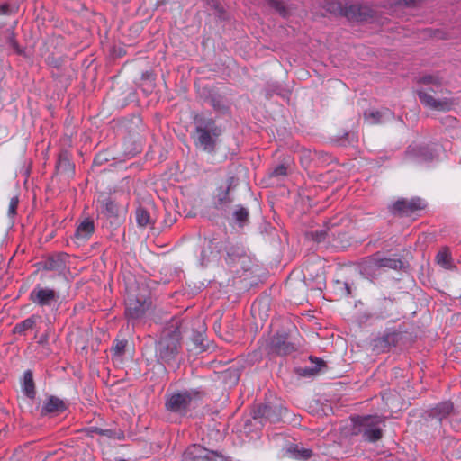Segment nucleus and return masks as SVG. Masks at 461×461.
<instances>
[{"label":"nucleus","mask_w":461,"mask_h":461,"mask_svg":"<svg viewBox=\"0 0 461 461\" xmlns=\"http://www.w3.org/2000/svg\"><path fill=\"white\" fill-rule=\"evenodd\" d=\"M30 300L41 307H51L59 301V293L50 287L40 285L34 286L29 295Z\"/></svg>","instance_id":"423d86ee"},{"label":"nucleus","mask_w":461,"mask_h":461,"mask_svg":"<svg viewBox=\"0 0 461 461\" xmlns=\"http://www.w3.org/2000/svg\"><path fill=\"white\" fill-rule=\"evenodd\" d=\"M202 399L201 392L197 390H184L173 393L166 399V409L179 415H185L195 408Z\"/></svg>","instance_id":"f03ea898"},{"label":"nucleus","mask_w":461,"mask_h":461,"mask_svg":"<svg viewBox=\"0 0 461 461\" xmlns=\"http://www.w3.org/2000/svg\"><path fill=\"white\" fill-rule=\"evenodd\" d=\"M9 43L10 45L13 47V49L17 52V53H21V50L18 46V43L16 42L14 35H11L10 38H9Z\"/></svg>","instance_id":"f704fd0d"},{"label":"nucleus","mask_w":461,"mask_h":461,"mask_svg":"<svg viewBox=\"0 0 461 461\" xmlns=\"http://www.w3.org/2000/svg\"><path fill=\"white\" fill-rule=\"evenodd\" d=\"M267 3L270 7L275 9L280 15L283 17H285L288 14L285 6L284 5L283 2L280 0H267Z\"/></svg>","instance_id":"a878e982"},{"label":"nucleus","mask_w":461,"mask_h":461,"mask_svg":"<svg viewBox=\"0 0 461 461\" xmlns=\"http://www.w3.org/2000/svg\"><path fill=\"white\" fill-rule=\"evenodd\" d=\"M99 435L104 436L108 438L122 439L124 438V434L122 430H116L113 429H102V430H99Z\"/></svg>","instance_id":"393cba45"},{"label":"nucleus","mask_w":461,"mask_h":461,"mask_svg":"<svg viewBox=\"0 0 461 461\" xmlns=\"http://www.w3.org/2000/svg\"><path fill=\"white\" fill-rule=\"evenodd\" d=\"M150 305L149 298L144 295H138L133 291L128 290L125 299V314L133 325L143 318Z\"/></svg>","instance_id":"39448f33"},{"label":"nucleus","mask_w":461,"mask_h":461,"mask_svg":"<svg viewBox=\"0 0 461 461\" xmlns=\"http://www.w3.org/2000/svg\"><path fill=\"white\" fill-rule=\"evenodd\" d=\"M184 461H220L222 459L216 452L210 451L200 445H192L183 455Z\"/></svg>","instance_id":"0eeeda50"},{"label":"nucleus","mask_w":461,"mask_h":461,"mask_svg":"<svg viewBox=\"0 0 461 461\" xmlns=\"http://www.w3.org/2000/svg\"><path fill=\"white\" fill-rule=\"evenodd\" d=\"M391 115L392 113L390 111L380 112L370 110L365 112L364 113L365 120L369 124H376L383 122L384 121V118H389Z\"/></svg>","instance_id":"dca6fc26"},{"label":"nucleus","mask_w":461,"mask_h":461,"mask_svg":"<svg viewBox=\"0 0 461 461\" xmlns=\"http://www.w3.org/2000/svg\"><path fill=\"white\" fill-rule=\"evenodd\" d=\"M287 173V169L284 165H279L276 167L274 168L272 172L273 176H285Z\"/></svg>","instance_id":"473e14b6"},{"label":"nucleus","mask_w":461,"mask_h":461,"mask_svg":"<svg viewBox=\"0 0 461 461\" xmlns=\"http://www.w3.org/2000/svg\"><path fill=\"white\" fill-rule=\"evenodd\" d=\"M180 339L177 333H168L159 339L156 347V357L163 365H171L176 361L179 353Z\"/></svg>","instance_id":"20e7f679"},{"label":"nucleus","mask_w":461,"mask_h":461,"mask_svg":"<svg viewBox=\"0 0 461 461\" xmlns=\"http://www.w3.org/2000/svg\"><path fill=\"white\" fill-rule=\"evenodd\" d=\"M453 411V403L451 402H443L438 403L430 411V416L437 418L441 421Z\"/></svg>","instance_id":"2eb2a0df"},{"label":"nucleus","mask_w":461,"mask_h":461,"mask_svg":"<svg viewBox=\"0 0 461 461\" xmlns=\"http://www.w3.org/2000/svg\"><path fill=\"white\" fill-rule=\"evenodd\" d=\"M105 207H106V210L110 212V213H114L115 212V210H116V205L113 203V202L112 201H107L106 203H105Z\"/></svg>","instance_id":"e433bc0d"},{"label":"nucleus","mask_w":461,"mask_h":461,"mask_svg":"<svg viewBox=\"0 0 461 461\" xmlns=\"http://www.w3.org/2000/svg\"><path fill=\"white\" fill-rule=\"evenodd\" d=\"M305 153H307V152L305 151ZM308 155L309 154H305L304 158H302V163L305 167H307L309 165V163H310V158H308Z\"/></svg>","instance_id":"58836bf2"},{"label":"nucleus","mask_w":461,"mask_h":461,"mask_svg":"<svg viewBox=\"0 0 461 461\" xmlns=\"http://www.w3.org/2000/svg\"><path fill=\"white\" fill-rule=\"evenodd\" d=\"M342 285L346 290V294L349 295L351 294V291H350V287H349L348 284L343 283Z\"/></svg>","instance_id":"ea45409f"},{"label":"nucleus","mask_w":461,"mask_h":461,"mask_svg":"<svg viewBox=\"0 0 461 461\" xmlns=\"http://www.w3.org/2000/svg\"><path fill=\"white\" fill-rule=\"evenodd\" d=\"M409 152L415 155L420 161H429L435 157V151L428 146L410 147Z\"/></svg>","instance_id":"4468645a"},{"label":"nucleus","mask_w":461,"mask_h":461,"mask_svg":"<svg viewBox=\"0 0 461 461\" xmlns=\"http://www.w3.org/2000/svg\"><path fill=\"white\" fill-rule=\"evenodd\" d=\"M285 454L294 459L305 460L311 457L312 451L310 448H304L297 444H291L286 447Z\"/></svg>","instance_id":"f8f14e48"},{"label":"nucleus","mask_w":461,"mask_h":461,"mask_svg":"<svg viewBox=\"0 0 461 461\" xmlns=\"http://www.w3.org/2000/svg\"><path fill=\"white\" fill-rule=\"evenodd\" d=\"M295 349L294 344L288 341L287 337L284 334H276L270 339L267 344L269 354H276L280 356L289 355Z\"/></svg>","instance_id":"9d476101"},{"label":"nucleus","mask_w":461,"mask_h":461,"mask_svg":"<svg viewBox=\"0 0 461 461\" xmlns=\"http://www.w3.org/2000/svg\"><path fill=\"white\" fill-rule=\"evenodd\" d=\"M436 261L446 269H451L454 267L452 257L447 249H444L437 254Z\"/></svg>","instance_id":"6ab92c4d"},{"label":"nucleus","mask_w":461,"mask_h":461,"mask_svg":"<svg viewBox=\"0 0 461 461\" xmlns=\"http://www.w3.org/2000/svg\"><path fill=\"white\" fill-rule=\"evenodd\" d=\"M420 82L425 85H433L436 87L441 86L440 78L438 76L427 75L420 79Z\"/></svg>","instance_id":"cd10ccee"},{"label":"nucleus","mask_w":461,"mask_h":461,"mask_svg":"<svg viewBox=\"0 0 461 461\" xmlns=\"http://www.w3.org/2000/svg\"><path fill=\"white\" fill-rule=\"evenodd\" d=\"M95 230L94 221L90 219H85L77 228L75 238L78 241H86L90 238Z\"/></svg>","instance_id":"9b49d317"},{"label":"nucleus","mask_w":461,"mask_h":461,"mask_svg":"<svg viewBox=\"0 0 461 461\" xmlns=\"http://www.w3.org/2000/svg\"><path fill=\"white\" fill-rule=\"evenodd\" d=\"M375 265L378 267L399 269L402 267L403 263L401 259L398 258H375Z\"/></svg>","instance_id":"f3484780"},{"label":"nucleus","mask_w":461,"mask_h":461,"mask_svg":"<svg viewBox=\"0 0 461 461\" xmlns=\"http://www.w3.org/2000/svg\"><path fill=\"white\" fill-rule=\"evenodd\" d=\"M65 410V404L60 399L51 396L42 406V413H59Z\"/></svg>","instance_id":"ddd939ff"},{"label":"nucleus","mask_w":461,"mask_h":461,"mask_svg":"<svg viewBox=\"0 0 461 461\" xmlns=\"http://www.w3.org/2000/svg\"><path fill=\"white\" fill-rule=\"evenodd\" d=\"M323 365V361L321 360V359H317V366H314V367H304V368H298L297 369V373L301 375V376H312V375H316L321 366Z\"/></svg>","instance_id":"b1692460"},{"label":"nucleus","mask_w":461,"mask_h":461,"mask_svg":"<svg viewBox=\"0 0 461 461\" xmlns=\"http://www.w3.org/2000/svg\"><path fill=\"white\" fill-rule=\"evenodd\" d=\"M137 224L140 227H146L150 222L149 212L144 208H138L135 212Z\"/></svg>","instance_id":"5701e85b"},{"label":"nucleus","mask_w":461,"mask_h":461,"mask_svg":"<svg viewBox=\"0 0 461 461\" xmlns=\"http://www.w3.org/2000/svg\"><path fill=\"white\" fill-rule=\"evenodd\" d=\"M327 232L324 230L316 231L314 234H312L315 240L318 242L323 240L325 239Z\"/></svg>","instance_id":"72a5a7b5"},{"label":"nucleus","mask_w":461,"mask_h":461,"mask_svg":"<svg viewBox=\"0 0 461 461\" xmlns=\"http://www.w3.org/2000/svg\"><path fill=\"white\" fill-rule=\"evenodd\" d=\"M442 123L446 124V125L453 126L456 123V119L454 117L447 116L446 118H444Z\"/></svg>","instance_id":"c9c22d12"},{"label":"nucleus","mask_w":461,"mask_h":461,"mask_svg":"<svg viewBox=\"0 0 461 461\" xmlns=\"http://www.w3.org/2000/svg\"><path fill=\"white\" fill-rule=\"evenodd\" d=\"M57 167L59 169H64L65 170L66 168H70L71 165H70V162H69V160L68 158L59 157V161L57 163Z\"/></svg>","instance_id":"2f4dec72"},{"label":"nucleus","mask_w":461,"mask_h":461,"mask_svg":"<svg viewBox=\"0 0 461 461\" xmlns=\"http://www.w3.org/2000/svg\"><path fill=\"white\" fill-rule=\"evenodd\" d=\"M271 407L269 405L264 404L258 406L255 411L254 418L262 417L270 420L271 419Z\"/></svg>","instance_id":"bb28decb"},{"label":"nucleus","mask_w":461,"mask_h":461,"mask_svg":"<svg viewBox=\"0 0 461 461\" xmlns=\"http://www.w3.org/2000/svg\"><path fill=\"white\" fill-rule=\"evenodd\" d=\"M126 340H119L113 347L112 350L113 351V355L115 357H120L123 353L126 347Z\"/></svg>","instance_id":"c756f323"},{"label":"nucleus","mask_w":461,"mask_h":461,"mask_svg":"<svg viewBox=\"0 0 461 461\" xmlns=\"http://www.w3.org/2000/svg\"><path fill=\"white\" fill-rule=\"evenodd\" d=\"M18 203H19V200H18L17 196H14L11 198L10 203H9V207H8V215L9 216H14L16 214V209L18 206Z\"/></svg>","instance_id":"7c9ffc66"},{"label":"nucleus","mask_w":461,"mask_h":461,"mask_svg":"<svg viewBox=\"0 0 461 461\" xmlns=\"http://www.w3.org/2000/svg\"><path fill=\"white\" fill-rule=\"evenodd\" d=\"M99 430H102L101 428H98V427H91L87 429V433L90 435V436H93L94 434H97L99 435Z\"/></svg>","instance_id":"4c0bfd02"},{"label":"nucleus","mask_w":461,"mask_h":461,"mask_svg":"<svg viewBox=\"0 0 461 461\" xmlns=\"http://www.w3.org/2000/svg\"><path fill=\"white\" fill-rule=\"evenodd\" d=\"M420 101L425 106L436 111H449L455 105V102L451 99H435L429 93L424 90L417 91Z\"/></svg>","instance_id":"1a4fd4ad"},{"label":"nucleus","mask_w":461,"mask_h":461,"mask_svg":"<svg viewBox=\"0 0 461 461\" xmlns=\"http://www.w3.org/2000/svg\"><path fill=\"white\" fill-rule=\"evenodd\" d=\"M194 131L193 134L194 144L197 149L208 153H214L219 138L222 134V128L215 120L203 114L194 118Z\"/></svg>","instance_id":"f257e3e1"},{"label":"nucleus","mask_w":461,"mask_h":461,"mask_svg":"<svg viewBox=\"0 0 461 461\" xmlns=\"http://www.w3.org/2000/svg\"><path fill=\"white\" fill-rule=\"evenodd\" d=\"M249 217V211L244 207H239L234 212V218L240 223L242 224L247 221Z\"/></svg>","instance_id":"c85d7f7f"},{"label":"nucleus","mask_w":461,"mask_h":461,"mask_svg":"<svg viewBox=\"0 0 461 461\" xmlns=\"http://www.w3.org/2000/svg\"><path fill=\"white\" fill-rule=\"evenodd\" d=\"M36 323L34 316L25 319L24 321L18 322L13 330L14 333L24 334L27 330H32Z\"/></svg>","instance_id":"412c9836"},{"label":"nucleus","mask_w":461,"mask_h":461,"mask_svg":"<svg viewBox=\"0 0 461 461\" xmlns=\"http://www.w3.org/2000/svg\"><path fill=\"white\" fill-rule=\"evenodd\" d=\"M354 434H362L363 437L375 442L382 438V428L384 420L378 415L358 416L353 419Z\"/></svg>","instance_id":"7ed1b4c3"},{"label":"nucleus","mask_w":461,"mask_h":461,"mask_svg":"<svg viewBox=\"0 0 461 461\" xmlns=\"http://www.w3.org/2000/svg\"><path fill=\"white\" fill-rule=\"evenodd\" d=\"M23 391L28 397L32 398L34 396V383L30 370H27L23 375Z\"/></svg>","instance_id":"4be33fe9"},{"label":"nucleus","mask_w":461,"mask_h":461,"mask_svg":"<svg viewBox=\"0 0 461 461\" xmlns=\"http://www.w3.org/2000/svg\"><path fill=\"white\" fill-rule=\"evenodd\" d=\"M65 267L63 256L50 257L44 262V269L60 271Z\"/></svg>","instance_id":"aec40b11"},{"label":"nucleus","mask_w":461,"mask_h":461,"mask_svg":"<svg viewBox=\"0 0 461 461\" xmlns=\"http://www.w3.org/2000/svg\"><path fill=\"white\" fill-rule=\"evenodd\" d=\"M234 183V177L230 176L228 178V185L225 189H220L219 194L217 195L218 204H229L231 203V198L230 197V190L231 189Z\"/></svg>","instance_id":"a211bd4d"},{"label":"nucleus","mask_w":461,"mask_h":461,"mask_svg":"<svg viewBox=\"0 0 461 461\" xmlns=\"http://www.w3.org/2000/svg\"><path fill=\"white\" fill-rule=\"evenodd\" d=\"M425 207L424 202L418 197L410 200L401 199L396 201L392 206L391 211L394 214L401 216H409L416 211L421 210Z\"/></svg>","instance_id":"6e6552de"}]
</instances>
